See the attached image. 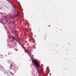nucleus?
<instances>
[{
	"label": "nucleus",
	"mask_w": 76,
	"mask_h": 76,
	"mask_svg": "<svg viewBox=\"0 0 76 76\" xmlns=\"http://www.w3.org/2000/svg\"><path fill=\"white\" fill-rule=\"evenodd\" d=\"M31 60L32 63H33V64H31L30 65V66L32 67V66L33 65L34 67H37V71L39 75H41L42 73L41 72L40 70L39 69V66H40V65L39 64L38 62V61L37 60V59L34 58L33 57H31Z\"/></svg>",
	"instance_id": "f257e3e1"
},
{
	"label": "nucleus",
	"mask_w": 76,
	"mask_h": 76,
	"mask_svg": "<svg viewBox=\"0 0 76 76\" xmlns=\"http://www.w3.org/2000/svg\"><path fill=\"white\" fill-rule=\"evenodd\" d=\"M20 45L21 46L22 48H23L24 49V51H25V53H28V56L31 57H31H31V55L29 53V52H28V51L27 50V49H26V48L24 46L22 45L20 43Z\"/></svg>",
	"instance_id": "f03ea898"
},
{
	"label": "nucleus",
	"mask_w": 76,
	"mask_h": 76,
	"mask_svg": "<svg viewBox=\"0 0 76 76\" xmlns=\"http://www.w3.org/2000/svg\"><path fill=\"white\" fill-rule=\"evenodd\" d=\"M12 38L13 39V40H15L17 42L19 43V38L17 37V38H16L15 37H12Z\"/></svg>",
	"instance_id": "7ed1b4c3"
},
{
	"label": "nucleus",
	"mask_w": 76,
	"mask_h": 76,
	"mask_svg": "<svg viewBox=\"0 0 76 76\" xmlns=\"http://www.w3.org/2000/svg\"><path fill=\"white\" fill-rule=\"evenodd\" d=\"M12 70L13 71L14 73H16V69H13Z\"/></svg>",
	"instance_id": "20e7f679"
},
{
	"label": "nucleus",
	"mask_w": 76,
	"mask_h": 76,
	"mask_svg": "<svg viewBox=\"0 0 76 76\" xmlns=\"http://www.w3.org/2000/svg\"><path fill=\"white\" fill-rule=\"evenodd\" d=\"M9 3H10V4H11V5H12V6H13V7H14V8H15L16 7H14V6H13V5L12 4V3H11V2H10V1H9Z\"/></svg>",
	"instance_id": "39448f33"
},
{
	"label": "nucleus",
	"mask_w": 76,
	"mask_h": 76,
	"mask_svg": "<svg viewBox=\"0 0 76 76\" xmlns=\"http://www.w3.org/2000/svg\"><path fill=\"white\" fill-rule=\"evenodd\" d=\"M13 66V65L12 64H11L10 65V70L11 69H12V67Z\"/></svg>",
	"instance_id": "423d86ee"
},
{
	"label": "nucleus",
	"mask_w": 76,
	"mask_h": 76,
	"mask_svg": "<svg viewBox=\"0 0 76 76\" xmlns=\"http://www.w3.org/2000/svg\"><path fill=\"white\" fill-rule=\"evenodd\" d=\"M0 23H2L3 24H4V23L3 22L2 20L0 21Z\"/></svg>",
	"instance_id": "0eeeda50"
},
{
	"label": "nucleus",
	"mask_w": 76,
	"mask_h": 76,
	"mask_svg": "<svg viewBox=\"0 0 76 76\" xmlns=\"http://www.w3.org/2000/svg\"><path fill=\"white\" fill-rule=\"evenodd\" d=\"M4 73L6 74H7V73H8V72H7V71H5V72H4Z\"/></svg>",
	"instance_id": "6e6552de"
},
{
	"label": "nucleus",
	"mask_w": 76,
	"mask_h": 76,
	"mask_svg": "<svg viewBox=\"0 0 76 76\" xmlns=\"http://www.w3.org/2000/svg\"><path fill=\"white\" fill-rule=\"evenodd\" d=\"M18 13H19V12H18V14H17V16H19L20 15H19Z\"/></svg>",
	"instance_id": "1a4fd4ad"
},
{
	"label": "nucleus",
	"mask_w": 76,
	"mask_h": 76,
	"mask_svg": "<svg viewBox=\"0 0 76 76\" xmlns=\"http://www.w3.org/2000/svg\"><path fill=\"white\" fill-rule=\"evenodd\" d=\"M10 75H13V73H12V72H10Z\"/></svg>",
	"instance_id": "9d476101"
},
{
	"label": "nucleus",
	"mask_w": 76,
	"mask_h": 76,
	"mask_svg": "<svg viewBox=\"0 0 76 76\" xmlns=\"http://www.w3.org/2000/svg\"><path fill=\"white\" fill-rule=\"evenodd\" d=\"M15 45H17V44H16V43L15 42H14Z\"/></svg>",
	"instance_id": "9b49d317"
},
{
	"label": "nucleus",
	"mask_w": 76,
	"mask_h": 76,
	"mask_svg": "<svg viewBox=\"0 0 76 76\" xmlns=\"http://www.w3.org/2000/svg\"><path fill=\"white\" fill-rule=\"evenodd\" d=\"M33 47L34 48V49H36V47H34V46H33Z\"/></svg>",
	"instance_id": "f8f14e48"
},
{
	"label": "nucleus",
	"mask_w": 76,
	"mask_h": 76,
	"mask_svg": "<svg viewBox=\"0 0 76 76\" xmlns=\"http://www.w3.org/2000/svg\"><path fill=\"white\" fill-rule=\"evenodd\" d=\"M15 69H18V68H16V67H15Z\"/></svg>",
	"instance_id": "ddd939ff"
},
{
	"label": "nucleus",
	"mask_w": 76,
	"mask_h": 76,
	"mask_svg": "<svg viewBox=\"0 0 76 76\" xmlns=\"http://www.w3.org/2000/svg\"><path fill=\"white\" fill-rule=\"evenodd\" d=\"M7 1H8V2H9L10 1H9V0H7Z\"/></svg>",
	"instance_id": "4468645a"
},
{
	"label": "nucleus",
	"mask_w": 76,
	"mask_h": 76,
	"mask_svg": "<svg viewBox=\"0 0 76 76\" xmlns=\"http://www.w3.org/2000/svg\"><path fill=\"white\" fill-rule=\"evenodd\" d=\"M5 28L6 29V30H7V28H6V27H5Z\"/></svg>",
	"instance_id": "2eb2a0df"
},
{
	"label": "nucleus",
	"mask_w": 76,
	"mask_h": 76,
	"mask_svg": "<svg viewBox=\"0 0 76 76\" xmlns=\"http://www.w3.org/2000/svg\"><path fill=\"white\" fill-rule=\"evenodd\" d=\"M0 14L2 15V13H1V12H0Z\"/></svg>",
	"instance_id": "dca6fc26"
},
{
	"label": "nucleus",
	"mask_w": 76,
	"mask_h": 76,
	"mask_svg": "<svg viewBox=\"0 0 76 76\" xmlns=\"http://www.w3.org/2000/svg\"><path fill=\"white\" fill-rule=\"evenodd\" d=\"M29 30H30V31H31V28H29Z\"/></svg>",
	"instance_id": "f3484780"
},
{
	"label": "nucleus",
	"mask_w": 76,
	"mask_h": 76,
	"mask_svg": "<svg viewBox=\"0 0 76 76\" xmlns=\"http://www.w3.org/2000/svg\"><path fill=\"white\" fill-rule=\"evenodd\" d=\"M40 75H41V74H39V76H40Z\"/></svg>",
	"instance_id": "a211bd4d"
},
{
	"label": "nucleus",
	"mask_w": 76,
	"mask_h": 76,
	"mask_svg": "<svg viewBox=\"0 0 76 76\" xmlns=\"http://www.w3.org/2000/svg\"><path fill=\"white\" fill-rule=\"evenodd\" d=\"M9 44H8V46H9Z\"/></svg>",
	"instance_id": "6ab92c4d"
},
{
	"label": "nucleus",
	"mask_w": 76,
	"mask_h": 76,
	"mask_svg": "<svg viewBox=\"0 0 76 76\" xmlns=\"http://www.w3.org/2000/svg\"><path fill=\"white\" fill-rule=\"evenodd\" d=\"M7 42H9V41H8V40H7Z\"/></svg>",
	"instance_id": "aec40b11"
},
{
	"label": "nucleus",
	"mask_w": 76,
	"mask_h": 76,
	"mask_svg": "<svg viewBox=\"0 0 76 76\" xmlns=\"http://www.w3.org/2000/svg\"><path fill=\"white\" fill-rule=\"evenodd\" d=\"M50 27V26L49 25V27Z\"/></svg>",
	"instance_id": "412c9836"
},
{
	"label": "nucleus",
	"mask_w": 76,
	"mask_h": 76,
	"mask_svg": "<svg viewBox=\"0 0 76 76\" xmlns=\"http://www.w3.org/2000/svg\"><path fill=\"white\" fill-rule=\"evenodd\" d=\"M7 33L8 34H9V33L8 32H7Z\"/></svg>",
	"instance_id": "4be33fe9"
},
{
	"label": "nucleus",
	"mask_w": 76,
	"mask_h": 76,
	"mask_svg": "<svg viewBox=\"0 0 76 76\" xmlns=\"http://www.w3.org/2000/svg\"><path fill=\"white\" fill-rule=\"evenodd\" d=\"M4 14H5V15H6V14L5 13H4Z\"/></svg>",
	"instance_id": "5701e85b"
},
{
	"label": "nucleus",
	"mask_w": 76,
	"mask_h": 76,
	"mask_svg": "<svg viewBox=\"0 0 76 76\" xmlns=\"http://www.w3.org/2000/svg\"><path fill=\"white\" fill-rule=\"evenodd\" d=\"M11 48V47H10L9 48Z\"/></svg>",
	"instance_id": "b1692460"
},
{
	"label": "nucleus",
	"mask_w": 76,
	"mask_h": 76,
	"mask_svg": "<svg viewBox=\"0 0 76 76\" xmlns=\"http://www.w3.org/2000/svg\"><path fill=\"white\" fill-rule=\"evenodd\" d=\"M9 28H10V27H9Z\"/></svg>",
	"instance_id": "393cba45"
},
{
	"label": "nucleus",
	"mask_w": 76,
	"mask_h": 76,
	"mask_svg": "<svg viewBox=\"0 0 76 76\" xmlns=\"http://www.w3.org/2000/svg\"><path fill=\"white\" fill-rule=\"evenodd\" d=\"M24 44L25 45V43H24Z\"/></svg>",
	"instance_id": "a878e982"
},
{
	"label": "nucleus",
	"mask_w": 76,
	"mask_h": 76,
	"mask_svg": "<svg viewBox=\"0 0 76 76\" xmlns=\"http://www.w3.org/2000/svg\"><path fill=\"white\" fill-rule=\"evenodd\" d=\"M32 34V33H31Z\"/></svg>",
	"instance_id": "bb28decb"
},
{
	"label": "nucleus",
	"mask_w": 76,
	"mask_h": 76,
	"mask_svg": "<svg viewBox=\"0 0 76 76\" xmlns=\"http://www.w3.org/2000/svg\"><path fill=\"white\" fill-rule=\"evenodd\" d=\"M16 51H18V50H17Z\"/></svg>",
	"instance_id": "cd10ccee"
},
{
	"label": "nucleus",
	"mask_w": 76,
	"mask_h": 76,
	"mask_svg": "<svg viewBox=\"0 0 76 76\" xmlns=\"http://www.w3.org/2000/svg\"><path fill=\"white\" fill-rule=\"evenodd\" d=\"M35 45H36V44H35Z\"/></svg>",
	"instance_id": "c85d7f7f"
},
{
	"label": "nucleus",
	"mask_w": 76,
	"mask_h": 76,
	"mask_svg": "<svg viewBox=\"0 0 76 76\" xmlns=\"http://www.w3.org/2000/svg\"><path fill=\"white\" fill-rule=\"evenodd\" d=\"M49 66H48V67Z\"/></svg>",
	"instance_id": "c756f323"
}]
</instances>
